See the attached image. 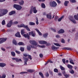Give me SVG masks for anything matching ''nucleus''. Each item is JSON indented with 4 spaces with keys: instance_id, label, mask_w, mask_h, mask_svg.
<instances>
[{
    "instance_id": "nucleus-1",
    "label": "nucleus",
    "mask_w": 78,
    "mask_h": 78,
    "mask_svg": "<svg viewBox=\"0 0 78 78\" xmlns=\"http://www.w3.org/2000/svg\"><path fill=\"white\" fill-rule=\"evenodd\" d=\"M8 12V10L5 9H0V17L3 16L6 14Z\"/></svg>"
},
{
    "instance_id": "nucleus-2",
    "label": "nucleus",
    "mask_w": 78,
    "mask_h": 78,
    "mask_svg": "<svg viewBox=\"0 0 78 78\" xmlns=\"http://www.w3.org/2000/svg\"><path fill=\"white\" fill-rule=\"evenodd\" d=\"M18 27L19 28L23 27L24 28H26L27 31H30V29L28 28V26H25L23 24H21L20 25H18Z\"/></svg>"
},
{
    "instance_id": "nucleus-3",
    "label": "nucleus",
    "mask_w": 78,
    "mask_h": 78,
    "mask_svg": "<svg viewBox=\"0 0 78 78\" xmlns=\"http://www.w3.org/2000/svg\"><path fill=\"white\" fill-rule=\"evenodd\" d=\"M13 7L17 10H21V9L22 8V7L21 6L17 4H14L13 5Z\"/></svg>"
},
{
    "instance_id": "nucleus-4",
    "label": "nucleus",
    "mask_w": 78,
    "mask_h": 78,
    "mask_svg": "<svg viewBox=\"0 0 78 78\" xmlns=\"http://www.w3.org/2000/svg\"><path fill=\"white\" fill-rule=\"evenodd\" d=\"M30 42L31 44L33 45H35V46H37V45H38L37 43L36 42L34 41H30Z\"/></svg>"
},
{
    "instance_id": "nucleus-5",
    "label": "nucleus",
    "mask_w": 78,
    "mask_h": 78,
    "mask_svg": "<svg viewBox=\"0 0 78 78\" xmlns=\"http://www.w3.org/2000/svg\"><path fill=\"white\" fill-rule=\"evenodd\" d=\"M50 5L52 7H56L57 6V4L56 2L53 1L52 2L50 3Z\"/></svg>"
},
{
    "instance_id": "nucleus-6",
    "label": "nucleus",
    "mask_w": 78,
    "mask_h": 78,
    "mask_svg": "<svg viewBox=\"0 0 78 78\" xmlns=\"http://www.w3.org/2000/svg\"><path fill=\"white\" fill-rule=\"evenodd\" d=\"M0 44H2L3 42H5L7 40V38H0Z\"/></svg>"
},
{
    "instance_id": "nucleus-7",
    "label": "nucleus",
    "mask_w": 78,
    "mask_h": 78,
    "mask_svg": "<svg viewBox=\"0 0 78 78\" xmlns=\"http://www.w3.org/2000/svg\"><path fill=\"white\" fill-rule=\"evenodd\" d=\"M31 7L34 13L35 14L37 13V10L36 9V7L33 6H32Z\"/></svg>"
},
{
    "instance_id": "nucleus-8",
    "label": "nucleus",
    "mask_w": 78,
    "mask_h": 78,
    "mask_svg": "<svg viewBox=\"0 0 78 78\" xmlns=\"http://www.w3.org/2000/svg\"><path fill=\"white\" fill-rule=\"evenodd\" d=\"M12 25V20H11L8 23L7 25V27H11Z\"/></svg>"
},
{
    "instance_id": "nucleus-9",
    "label": "nucleus",
    "mask_w": 78,
    "mask_h": 78,
    "mask_svg": "<svg viewBox=\"0 0 78 78\" xmlns=\"http://www.w3.org/2000/svg\"><path fill=\"white\" fill-rule=\"evenodd\" d=\"M47 17L49 19H51V13H49L46 15Z\"/></svg>"
},
{
    "instance_id": "nucleus-10",
    "label": "nucleus",
    "mask_w": 78,
    "mask_h": 78,
    "mask_svg": "<svg viewBox=\"0 0 78 78\" xmlns=\"http://www.w3.org/2000/svg\"><path fill=\"white\" fill-rule=\"evenodd\" d=\"M23 55L25 57H27V56H28V58H29L30 60H31V59H32V58H31V56L30 55H28V54H26V53L24 54H23Z\"/></svg>"
},
{
    "instance_id": "nucleus-11",
    "label": "nucleus",
    "mask_w": 78,
    "mask_h": 78,
    "mask_svg": "<svg viewBox=\"0 0 78 78\" xmlns=\"http://www.w3.org/2000/svg\"><path fill=\"white\" fill-rule=\"evenodd\" d=\"M39 43L40 44H47L46 41H39Z\"/></svg>"
},
{
    "instance_id": "nucleus-12",
    "label": "nucleus",
    "mask_w": 78,
    "mask_h": 78,
    "mask_svg": "<svg viewBox=\"0 0 78 78\" xmlns=\"http://www.w3.org/2000/svg\"><path fill=\"white\" fill-rule=\"evenodd\" d=\"M64 30L63 29H60L59 31H58V34H61V33H64Z\"/></svg>"
},
{
    "instance_id": "nucleus-13",
    "label": "nucleus",
    "mask_w": 78,
    "mask_h": 78,
    "mask_svg": "<svg viewBox=\"0 0 78 78\" xmlns=\"http://www.w3.org/2000/svg\"><path fill=\"white\" fill-rule=\"evenodd\" d=\"M15 36L16 37H21L20 33L19 32H17V33L15 34Z\"/></svg>"
},
{
    "instance_id": "nucleus-14",
    "label": "nucleus",
    "mask_w": 78,
    "mask_h": 78,
    "mask_svg": "<svg viewBox=\"0 0 78 78\" xmlns=\"http://www.w3.org/2000/svg\"><path fill=\"white\" fill-rule=\"evenodd\" d=\"M35 70L34 69H28L27 70V72H29V73H33V72H34Z\"/></svg>"
},
{
    "instance_id": "nucleus-15",
    "label": "nucleus",
    "mask_w": 78,
    "mask_h": 78,
    "mask_svg": "<svg viewBox=\"0 0 78 78\" xmlns=\"http://www.w3.org/2000/svg\"><path fill=\"white\" fill-rule=\"evenodd\" d=\"M0 66L2 67H4L5 66H6V64L4 63H0Z\"/></svg>"
},
{
    "instance_id": "nucleus-16",
    "label": "nucleus",
    "mask_w": 78,
    "mask_h": 78,
    "mask_svg": "<svg viewBox=\"0 0 78 78\" xmlns=\"http://www.w3.org/2000/svg\"><path fill=\"white\" fill-rule=\"evenodd\" d=\"M16 13V11H12L11 12L9 13V15L10 16H11V15H12V14H14Z\"/></svg>"
},
{
    "instance_id": "nucleus-17",
    "label": "nucleus",
    "mask_w": 78,
    "mask_h": 78,
    "mask_svg": "<svg viewBox=\"0 0 78 78\" xmlns=\"http://www.w3.org/2000/svg\"><path fill=\"white\" fill-rule=\"evenodd\" d=\"M19 4L21 5H23V4H24V1L23 0L21 1L20 2H19Z\"/></svg>"
},
{
    "instance_id": "nucleus-18",
    "label": "nucleus",
    "mask_w": 78,
    "mask_h": 78,
    "mask_svg": "<svg viewBox=\"0 0 78 78\" xmlns=\"http://www.w3.org/2000/svg\"><path fill=\"white\" fill-rule=\"evenodd\" d=\"M51 48L53 50H56V49L58 48V47H56L54 46H53L51 47Z\"/></svg>"
},
{
    "instance_id": "nucleus-19",
    "label": "nucleus",
    "mask_w": 78,
    "mask_h": 78,
    "mask_svg": "<svg viewBox=\"0 0 78 78\" xmlns=\"http://www.w3.org/2000/svg\"><path fill=\"white\" fill-rule=\"evenodd\" d=\"M67 67L68 68H69V69H72V68H73V66L72 65L69 64H68L67 65Z\"/></svg>"
},
{
    "instance_id": "nucleus-20",
    "label": "nucleus",
    "mask_w": 78,
    "mask_h": 78,
    "mask_svg": "<svg viewBox=\"0 0 78 78\" xmlns=\"http://www.w3.org/2000/svg\"><path fill=\"white\" fill-rule=\"evenodd\" d=\"M69 60V62L71 64H73V65L75 64V63L73 62V60L72 58H70Z\"/></svg>"
},
{
    "instance_id": "nucleus-21",
    "label": "nucleus",
    "mask_w": 78,
    "mask_h": 78,
    "mask_svg": "<svg viewBox=\"0 0 78 78\" xmlns=\"http://www.w3.org/2000/svg\"><path fill=\"white\" fill-rule=\"evenodd\" d=\"M12 42L15 45H17V42H16V41L14 39H13Z\"/></svg>"
},
{
    "instance_id": "nucleus-22",
    "label": "nucleus",
    "mask_w": 78,
    "mask_h": 78,
    "mask_svg": "<svg viewBox=\"0 0 78 78\" xmlns=\"http://www.w3.org/2000/svg\"><path fill=\"white\" fill-rule=\"evenodd\" d=\"M35 30H36V31L37 32L39 35H42V33H41L40 32L39 30H38L37 29H35Z\"/></svg>"
},
{
    "instance_id": "nucleus-23",
    "label": "nucleus",
    "mask_w": 78,
    "mask_h": 78,
    "mask_svg": "<svg viewBox=\"0 0 78 78\" xmlns=\"http://www.w3.org/2000/svg\"><path fill=\"white\" fill-rule=\"evenodd\" d=\"M69 3V2L68 1H65L64 2V5L65 6H67V4Z\"/></svg>"
},
{
    "instance_id": "nucleus-24",
    "label": "nucleus",
    "mask_w": 78,
    "mask_h": 78,
    "mask_svg": "<svg viewBox=\"0 0 78 78\" xmlns=\"http://www.w3.org/2000/svg\"><path fill=\"white\" fill-rule=\"evenodd\" d=\"M19 45H25V44L22 42H20L18 43Z\"/></svg>"
},
{
    "instance_id": "nucleus-25",
    "label": "nucleus",
    "mask_w": 78,
    "mask_h": 78,
    "mask_svg": "<svg viewBox=\"0 0 78 78\" xmlns=\"http://www.w3.org/2000/svg\"><path fill=\"white\" fill-rule=\"evenodd\" d=\"M64 16H63L62 17H61L60 18H59L58 20V22H61V20L63 18H64Z\"/></svg>"
},
{
    "instance_id": "nucleus-26",
    "label": "nucleus",
    "mask_w": 78,
    "mask_h": 78,
    "mask_svg": "<svg viewBox=\"0 0 78 78\" xmlns=\"http://www.w3.org/2000/svg\"><path fill=\"white\" fill-rule=\"evenodd\" d=\"M43 36L44 37H47V36H48V33H47L46 34H44L43 35Z\"/></svg>"
},
{
    "instance_id": "nucleus-27",
    "label": "nucleus",
    "mask_w": 78,
    "mask_h": 78,
    "mask_svg": "<svg viewBox=\"0 0 78 78\" xmlns=\"http://www.w3.org/2000/svg\"><path fill=\"white\" fill-rule=\"evenodd\" d=\"M16 62H19L20 61L22 62V59H19V58H16Z\"/></svg>"
},
{
    "instance_id": "nucleus-28",
    "label": "nucleus",
    "mask_w": 78,
    "mask_h": 78,
    "mask_svg": "<svg viewBox=\"0 0 78 78\" xmlns=\"http://www.w3.org/2000/svg\"><path fill=\"white\" fill-rule=\"evenodd\" d=\"M41 6L43 8H45V5L44 3H42L41 4Z\"/></svg>"
},
{
    "instance_id": "nucleus-29",
    "label": "nucleus",
    "mask_w": 78,
    "mask_h": 78,
    "mask_svg": "<svg viewBox=\"0 0 78 78\" xmlns=\"http://www.w3.org/2000/svg\"><path fill=\"white\" fill-rule=\"evenodd\" d=\"M21 34L22 35H23L24 33H25V30L24 29H23L21 30Z\"/></svg>"
},
{
    "instance_id": "nucleus-30",
    "label": "nucleus",
    "mask_w": 78,
    "mask_h": 78,
    "mask_svg": "<svg viewBox=\"0 0 78 78\" xmlns=\"http://www.w3.org/2000/svg\"><path fill=\"white\" fill-rule=\"evenodd\" d=\"M11 55L12 56H14V57H15V56H16V54L15 53V52H11Z\"/></svg>"
},
{
    "instance_id": "nucleus-31",
    "label": "nucleus",
    "mask_w": 78,
    "mask_h": 78,
    "mask_svg": "<svg viewBox=\"0 0 78 78\" xmlns=\"http://www.w3.org/2000/svg\"><path fill=\"white\" fill-rule=\"evenodd\" d=\"M23 59L25 61H28V58H27V57H23Z\"/></svg>"
},
{
    "instance_id": "nucleus-32",
    "label": "nucleus",
    "mask_w": 78,
    "mask_h": 78,
    "mask_svg": "<svg viewBox=\"0 0 78 78\" xmlns=\"http://www.w3.org/2000/svg\"><path fill=\"white\" fill-rule=\"evenodd\" d=\"M37 47H40L41 48H45V45H42V46H41L38 44L37 45Z\"/></svg>"
},
{
    "instance_id": "nucleus-33",
    "label": "nucleus",
    "mask_w": 78,
    "mask_h": 78,
    "mask_svg": "<svg viewBox=\"0 0 78 78\" xmlns=\"http://www.w3.org/2000/svg\"><path fill=\"white\" fill-rule=\"evenodd\" d=\"M69 72L70 73H72V74H73V73H75V72H74V71H73V69H70L69 70Z\"/></svg>"
},
{
    "instance_id": "nucleus-34",
    "label": "nucleus",
    "mask_w": 78,
    "mask_h": 78,
    "mask_svg": "<svg viewBox=\"0 0 78 78\" xmlns=\"http://www.w3.org/2000/svg\"><path fill=\"white\" fill-rule=\"evenodd\" d=\"M73 16H71L69 17V20H71V21L72 20H73Z\"/></svg>"
},
{
    "instance_id": "nucleus-35",
    "label": "nucleus",
    "mask_w": 78,
    "mask_h": 78,
    "mask_svg": "<svg viewBox=\"0 0 78 78\" xmlns=\"http://www.w3.org/2000/svg\"><path fill=\"white\" fill-rule=\"evenodd\" d=\"M30 25H35V23H34L30 22L29 23Z\"/></svg>"
},
{
    "instance_id": "nucleus-36",
    "label": "nucleus",
    "mask_w": 78,
    "mask_h": 78,
    "mask_svg": "<svg viewBox=\"0 0 78 78\" xmlns=\"http://www.w3.org/2000/svg\"><path fill=\"white\" fill-rule=\"evenodd\" d=\"M39 74L40 76H41V77H42V78H44V75H43V74L42 73L40 72L39 73Z\"/></svg>"
},
{
    "instance_id": "nucleus-37",
    "label": "nucleus",
    "mask_w": 78,
    "mask_h": 78,
    "mask_svg": "<svg viewBox=\"0 0 78 78\" xmlns=\"http://www.w3.org/2000/svg\"><path fill=\"white\" fill-rule=\"evenodd\" d=\"M2 25H5L6 24V23H5V20H3L2 21Z\"/></svg>"
},
{
    "instance_id": "nucleus-38",
    "label": "nucleus",
    "mask_w": 78,
    "mask_h": 78,
    "mask_svg": "<svg viewBox=\"0 0 78 78\" xmlns=\"http://www.w3.org/2000/svg\"><path fill=\"white\" fill-rule=\"evenodd\" d=\"M74 18L76 20H78V16L77 15H74Z\"/></svg>"
},
{
    "instance_id": "nucleus-39",
    "label": "nucleus",
    "mask_w": 78,
    "mask_h": 78,
    "mask_svg": "<svg viewBox=\"0 0 78 78\" xmlns=\"http://www.w3.org/2000/svg\"><path fill=\"white\" fill-rule=\"evenodd\" d=\"M71 22H73V23H74V24H76V21L74 19L71 20Z\"/></svg>"
},
{
    "instance_id": "nucleus-40",
    "label": "nucleus",
    "mask_w": 78,
    "mask_h": 78,
    "mask_svg": "<svg viewBox=\"0 0 78 78\" xmlns=\"http://www.w3.org/2000/svg\"><path fill=\"white\" fill-rule=\"evenodd\" d=\"M58 18H59L58 16H55V21H57L58 19Z\"/></svg>"
},
{
    "instance_id": "nucleus-41",
    "label": "nucleus",
    "mask_w": 78,
    "mask_h": 78,
    "mask_svg": "<svg viewBox=\"0 0 78 78\" xmlns=\"http://www.w3.org/2000/svg\"><path fill=\"white\" fill-rule=\"evenodd\" d=\"M33 9H32V7H31V9L30 10V14H32V13H33Z\"/></svg>"
},
{
    "instance_id": "nucleus-42",
    "label": "nucleus",
    "mask_w": 78,
    "mask_h": 78,
    "mask_svg": "<svg viewBox=\"0 0 78 78\" xmlns=\"http://www.w3.org/2000/svg\"><path fill=\"white\" fill-rule=\"evenodd\" d=\"M27 50H28V51H30L31 50V47H30V46H27Z\"/></svg>"
},
{
    "instance_id": "nucleus-43",
    "label": "nucleus",
    "mask_w": 78,
    "mask_h": 78,
    "mask_svg": "<svg viewBox=\"0 0 78 78\" xmlns=\"http://www.w3.org/2000/svg\"><path fill=\"white\" fill-rule=\"evenodd\" d=\"M54 71L55 72H56V73H58V70L56 68H55L54 69Z\"/></svg>"
},
{
    "instance_id": "nucleus-44",
    "label": "nucleus",
    "mask_w": 78,
    "mask_h": 78,
    "mask_svg": "<svg viewBox=\"0 0 78 78\" xmlns=\"http://www.w3.org/2000/svg\"><path fill=\"white\" fill-rule=\"evenodd\" d=\"M54 44L56 46H58V47H61V45H59V44L58 43H54Z\"/></svg>"
},
{
    "instance_id": "nucleus-45",
    "label": "nucleus",
    "mask_w": 78,
    "mask_h": 78,
    "mask_svg": "<svg viewBox=\"0 0 78 78\" xmlns=\"http://www.w3.org/2000/svg\"><path fill=\"white\" fill-rule=\"evenodd\" d=\"M60 67L61 69L62 70H65V68L62 66H61Z\"/></svg>"
},
{
    "instance_id": "nucleus-46",
    "label": "nucleus",
    "mask_w": 78,
    "mask_h": 78,
    "mask_svg": "<svg viewBox=\"0 0 78 78\" xmlns=\"http://www.w3.org/2000/svg\"><path fill=\"white\" fill-rule=\"evenodd\" d=\"M36 23L37 25L39 24V22H38V19L37 18H36Z\"/></svg>"
},
{
    "instance_id": "nucleus-47",
    "label": "nucleus",
    "mask_w": 78,
    "mask_h": 78,
    "mask_svg": "<svg viewBox=\"0 0 78 78\" xmlns=\"http://www.w3.org/2000/svg\"><path fill=\"white\" fill-rule=\"evenodd\" d=\"M70 2L72 3H75L76 2V1L75 0H70Z\"/></svg>"
},
{
    "instance_id": "nucleus-48",
    "label": "nucleus",
    "mask_w": 78,
    "mask_h": 78,
    "mask_svg": "<svg viewBox=\"0 0 78 78\" xmlns=\"http://www.w3.org/2000/svg\"><path fill=\"white\" fill-rule=\"evenodd\" d=\"M20 50L21 51H24V48L22 47L20 48Z\"/></svg>"
},
{
    "instance_id": "nucleus-49",
    "label": "nucleus",
    "mask_w": 78,
    "mask_h": 78,
    "mask_svg": "<svg viewBox=\"0 0 78 78\" xmlns=\"http://www.w3.org/2000/svg\"><path fill=\"white\" fill-rule=\"evenodd\" d=\"M66 50H72V49L70 48H66Z\"/></svg>"
},
{
    "instance_id": "nucleus-50",
    "label": "nucleus",
    "mask_w": 78,
    "mask_h": 78,
    "mask_svg": "<svg viewBox=\"0 0 78 78\" xmlns=\"http://www.w3.org/2000/svg\"><path fill=\"white\" fill-rule=\"evenodd\" d=\"M61 42L62 43H65V41L64 40V39L63 38H62Z\"/></svg>"
},
{
    "instance_id": "nucleus-51",
    "label": "nucleus",
    "mask_w": 78,
    "mask_h": 78,
    "mask_svg": "<svg viewBox=\"0 0 78 78\" xmlns=\"http://www.w3.org/2000/svg\"><path fill=\"white\" fill-rule=\"evenodd\" d=\"M62 61L64 64H66V60L64 58L62 59Z\"/></svg>"
},
{
    "instance_id": "nucleus-52",
    "label": "nucleus",
    "mask_w": 78,
    "mask_h": 78,
    "mask_svg": "<svg viewBox=\"0 0 78 78\" xmlns=\"http://www.w3.org/2000/svg\"><path fill=\"white\" fill-rule=\"evenodd\" d=\"M27 72H21L20 73V74H24V73H27Z\"/></svg>"
},
{
    "instance_id": "nucleus-53",
    "label": "nucleus",
    "mask_w": 78,
    "mask_h": 78,
    "mask_svg": "<svg viewBox=\"0 0 78 78\" xmlns=\"http://www.w3.org/2000/svg\"><path fill=\"white\" fill-rule=\"evenodd\" d=\"M18 23V22L17 21H15L13 22V24L14 25H16V24H17Z\"/></svg>"
},
{
    "instance_id": "nucleus-54",
    "label": "nucleus",
    "mask_w": 78,
    "mask_h": 78,
    "mask_svg": "<svg viewBox=\"0 0 78 78\" xmlns=\"http://www.w3.org/2000/svg\"><path fill=\"white\" fill-rule=\"evenodd\" d=\"M39 56H40V58H43V55H42V54H40L39 55Z\"/></svg>"
},
{
    "instance_id": "nucleus-55",
    "label": "nucleus",
    "mask_w": 78,
    "mask_h": 78,
    "mask_svg": "<svg viewBox=\"0 0 78 78\" xmlns=\"http://www.w3.org/2000/svg\"><path fill=\"white\" fill-rule=\"evenodd\" d=\"M31 47H32V48H36L37 47V46H36L35 47L33 45H31Z\"/></svg>"
},
{
    "instance_id": "nucleus-56",
    "label": "nucleus",
    "mask_w": 78,
    "mask_h": 78,
    "mask_svg": "<svg viewBox=\"0 0 78 78\" xmlns=\"http://www.w3.org/2000/svg\"><path fill=\"white\" fill-rule=\"evenodd\" d=\"M31 35L33 37H34L35 36V33H33H33Z\"/></svg>"
},
{
    "instance_id": "nucleus-57",
    "label": "nucleus",
    "mask_w": 78,
    "mask_h": 78,
    "mask_svg": "<svg viewBox=\"0 0 78 78\" xmlns=\"http://www.w3.org/2000/svg\"><path fill=\"white\" fill-rule=\"evenodd\" d=\"M2 78H6V75L5 74H3L2 76Z\"/></svg>"
},
{
    "instance_id": "nucleus-58",
    "label": "nucleus",
    "mask_w": 78,
    "mask_h": 78,
    "mask_svg": "<svg viewBox=\"0 0 78 78\" xmlns=\"http://www.w3.org/2000/svg\"><path fill=\"white\" fill-rule=\"evenodd\" d=\"M23 36L25 37L26 38H27V34H24L23 35Z\"/></svg>"
},
{
    "instance_id": "nucleus-59",
    "label": "nucleus",
    "mask_w": 78,
    "mask_h": 78,
    "mask_svg": "<svg viewBox=\"0 0 78 78\" xmlns=\"http://www.w3.org/2000/svg\"><path fill=\"white\" fill-rule=\"evenodd\" d=\"M16 52L17 54H20V52L19 51H16Z\"/></svg>"
},
{
    "instance_id": "nucleus-60",
    "label": "nucleus",
    "mask_w": 78,
    "mask_h": 78,
    "mask_svg": "<svg viewBox=\"0 0 78 78\" xmlns=\"http://www.w3.org/2000/svg\"><path fill=\"white\" fill-rule=\"evenodd\" d=\"M57 2H58V4H60V3H61V2L59 1V0H56Z\"/></svg>"
},
{
    "instance_id": "nucleus-61",
    "label": "nucleus",
    "mask_w": 78,
    "mask_h": 78,
    "mask_svg": "<svg viewBox=\"0 0 78 78\" xmlns=\"http://www.w3.org/2000/svg\"><path fill=\"white\" fill-rule=\"evenodd\" d=\"M76 31V28H73V29L72 30V31L73 32H74V31Z\"/></svg>"
},
{
    "instance_id": "nucleus-62",
    "label": "nucleus",
    "mask_w": 78,
    "mask_h": 78,
    "mask_svg": "<svg viewBox=\"0 0 78 78\" xmlns=\"http://www.w3.org/2000/svg\"><path fill=\"white\" fill-rule=\"evenodd\" d=\"M45 75L47 77H48V76H49V74L47 73H46Z\"/></svg>"
},
{
    "instance_id": "nucleus-63",
    "label": "nucleus",
    "mask_w": 78,
    "mask_h": 78,
    "mask_svg": "<svg viewBox=\"0 0 78 78\" xmlns=\"http://www.w3.org/2000/svg\"><path fill=\"white\" fill-rule=\"evenodd\" d=\"M27 62H28V61H24V65H25V66H26V65H27Z\"/></svg>"
},
{
    "instance_id": "nucleus-64",
    "label": "nucleus",
    "mask_w": 78,
    "mask_h": 78,
    "mask_svg": "<svg viewBox=\"0 0 78 78\" xmlns=\"http://www.w3.org/2000/svg\"><path fill=\"white\" fill-rule=\"evenodd\" d=\"M65 76V77H69V74H65L64 75Z\"/></svg>"
}]
</instances>
